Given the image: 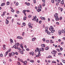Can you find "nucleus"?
<instances>
[{
    "mask_svg": "<svg viewBox=\"0 0 65 65\" xmlns=\"http://www.w3.org/2000/svg\"><path fill=\"white\" fill-rule=\"evenodd\" d=\"M15 55V53L13 52H11V53H9V56L10 57H11V56H13Z\"/></svg>",
    "mask_w": 65,
    "mask_h": 65,
    "instance_id": "nucleus-1",
    "label": "nucleus"
},
{
    "mask_svg": "<svg viewBox=\"0 0 65 65\" xmlns=\"http://www.w3.org/2000/svg\"><path fill=\"white\" fill-rule=\"evenodd\" d=\"M10 52V50H8L7 52H6L5 54V56L6 57V56H7V54H8V53H9V52Z\"/></svg>",
    "mask_w": 65,
    "mask_h": 65,
    "instance_id": "nucleus-2",
    "label": "nucleus"
},
{
    "mask_svg": "<svg viewBox=\"0 0 65 65\" xmlns=\"http://www.w3.org/2000/svg\"><path fill=\"white\" fill-rule=\"evenodd\" d=\"M56 53H57V51H55L54 50H53V52H51V53L52 54H56Z\"/></svg>",
    "mask_w": 65,
    "mask_h": 65,
    "instance_id": "nucleus-3",
    "label": "nucleus"
},
{
    "mask_svg": "<svg viewBox=\"0 0 65 65\" xmlns=\"http://www.w3.org/2000/svg\"><path fill=\"white\" fill-rule=\"evenodd\" d=\"M18 59L19 61H20V62H22V63H24V61H23V60L21 59L20 58H18Z\"/></svg>",
    "mask_w": 65,
    "mask_h": 65,
    "instance_id": "nucleus-4",
    "label": "nucleus"
},
{
    "mask_svg": "<svg viewBox=\"0 0 65 65\" xmlns=\"http://www.w3.org/2000/svg\"><path fill=\"white\" fill-rule=\"evenodd\" d=\"M58 14L57 13L55 14L54 15V17L55 18H57V17H58Z\"/></svg>",
    "mask_w": 65,
    "mask_h": 65,
    "instance_id": "nucleus-5",
    "label": "nucleus"
},
{
    "mask_svg": "<svg viewBox=\"0 0 65 65\" xmlns=\"http://www.w3.org/2000/svg\"><path fill=\"white\" fill-rule=\"evenodd\" d=\"M6 24H8L9 23V21L7 20V19H6Z\"/></svg>",
    "mask_w": 65,
    "mask_h": 65,
    "instance_id": "nucleus-6",
    "label": "nucleus"
},
{
    "mask_svg": "<svg viewBox=\"0 0 65 65\" xmlns=\"http://www.w3.org/2000/svg\"><path fill=\"white\" fill-rule=\"evenodd\" d=\"M40 18L41 20H45V18L44 17H40Z\"/></svg>",
    "mask_w": 65,
    "mask_h": 65,
    "instance_id": "nucleus-7",
    "label": "nucleus"
},
{
    "mask_svg": "<svg viewBox=\"0 0 65 65\" xmlns=\"http://www.w3.org/2000/svg\"><path fill=\"white\" fill-rule=\"evenodd\" d=\"M55 20L56 21H59V18H58V17L55 18Z\"/></svg>",
    "mask_w": 65,
    "mask_h": 65,
    "instance_id": "nucleus-8",
    "label": "nucleus"
},
{
    "mask_svg": "<svg viewBox=\"0 0 65 65\" xmlns=\"http://www.w3.org/2000/svg\"><path fill=\"white\" fill-rule=\"evenodd\" d=\"M41 46H42V47H45V45L44 44H41Z\"/></svg>",
    "mask_w": 65,
    "mask_h": 65,
    "instance_id": "nucleus-9",
    "label": "nucleus"
},
{
    "mask_svg": "<svg viewBox=\"0 0 65 65\" xmlns=\"http://www.w3.org/2000/svg\"><path fill=\"white\" fill-rule=\"evenodd\" d=\"M37 11L38 12H40V11H41V9H37Z\"/></svg>",
    "mask_w": 65,
    "mask_h": 65,
    "instance_id": "nucleus-10",
    "label": "nucleus"
},
{
    "mask_svg": "<svg viewBox=\"0 0 65 65\" xmlns=\"http://www.w3.org/2000/svg\"><path fill=\"white\" fill-rule=\"evenodd\" d=\"M17 38H19V39H23V38L21 36L18 37Z\"/></svg>",
    "mask_w": 65,
    "mask_h": 65,
    "instance_id": "nucleus-11",
    "label": "nucleus"
},
{
    "mask_svg": "<svg viewBox=\"0 0 65 65\" xmlns=\"http://www.w3.org/2000/svg\"><path fill=\"white\" fill-rule=\"evenodd\" d=\"M61 30H59L58 31V33L60 35L61 34Z\"/></svg>",
    "mask_w": 65,
    "mask_h": 65,
    "instance_id": "nucleus-12",
    "label": "nucleus"
},
{
    "mask_svg": "<svg viewBox=\"0 0 65 65\" xmlns=\"http://www.w3.org/2000/svg\"><path fill=\"white\" fill-rule=\"evenodd\" d=\"M40 50L41 51H42V52H43V51H44V48L42 47H41L40 48Z\"/></svg>",
    "mask_w": 65,
    "mask_h": 65,
    "instance_id": "nucleus-13",
    "label": "nucleus"
},
{
    "mask_svg": "<svg viewBox=\"0 0 65 65\" xmlns=\"http://www.w3.org/2000/svg\"><path fill=\"white\" fill-rule=\"evenodd\" d=\"M25 3L26 4V5L28 6H29V5H30V4L29 3Z\"/></svg>",
    "mask_w": 65,
    "mask_h": 65,
    "instance_id": "nucleus-14",
    "label": "nucleus"
},
{
    "mask_svg": "<svg viewBox=\"0 0 65 65\" xmlns=\"http://www.w3.org/2000/svg\"><path fill=\"white\" fill-rule=\"evenodd\" d=\"M10 43H13V41L11 39H10Z\"/></svg>",
    "mask_w": 65,
    "mask_h": 65,
    "instance_id": "nucleus-15",
    "label": "nucleus"
},
{
    "mask_svg": "<svg viewBox=\"0 0 65 65\" xmlns=\"http://www.w3.org/2000/svg\"><path fill=\"white\" fill-rule=\"evenodd\" d=\"M5 4L4 3L2 4L1 5V6H4V5H5Z\"/></svg>",
    "mask_w": 65,
    "mask_h": 65,
    "instance_id": "nucleus-16",
    "label": "nucleus"
},
{
    "mask_svg": "<svg viewBox=\"0 0 65 65\" xmlns=\"http://www.w3.org/2000/svg\"><path fill=\"white\" fill-rule=\"evenodd\" d=\"M64 0H62V1L61 2V4H64Z\"/></svg>",
    "mask_w": 65,
    "mask_h": 65,
    "instance_id": "nucleus-17",
    "label": "nucleus"
},
{
    "mask_svg": "<svg viewBox=\"0 0 65 65\" xmlns=\"http://www.w3.org/2000/svg\"><path fill=\"white\" fill-rule=\"evenodd\" d=\"M45 50H48V47H47L45 48Z\"/></svg>",
    "mask_w": 65,
    "mask_h": 65,
    "instance_id": "nucleus-18",
    "label": "nucleus"
},
{
    "mask_svg": "<svg viewBox=\"0 0 65 65\" xmlns=\"http://www.w3.org/2000/svg\"><path fill=\"white\" fill-rule=\"evenodd\" d=\"M10 3L9 2H8L7 3V5H8Z\"/></svg>",
    "mask_w": 65,
    "mask_h": 65,
    "instance_id": "nucleus-19",
    "label": "nucleus"
},
{
    "mask_svg": "<svg viewBox=\"0 0 65 65\" xmlns=\"http://www.w3.org/2000/svg\"><path fill=\"white\" fill-rule=\"evenodd\" d=\"M60 50L61 51H63V48L62 47H60Z\"/></svg>",
    "mask_w": 65,
    "mask_h": 65,
    "instance_id": "nucleus-20",
    "label": "nucleus"
},
{
    "mask_svg": "<svg viewBox=\"0 0 65 65\" xmlns=\"http://www.w3.org/2000/svg\"><path fill=\"white\" fill-rule=\"evenodd\" d=\"M26 10H24L23 11V12L24 13H25V12H26Z\"/></svg>",
    "mask_w": 65,
    "mask_h": 65,
    "instance_id": "nucleus-21",
    "label": "nucleus"
},
{
    "mask_svg": "<svg viewBox=\"0 0 65 65\" xmlns=\"http://www.w3.org/2000/svg\"><path fill=\"white\" fill-rule=\"evenodd\" d=\"M23 63H24V64H27V62L26 61L24 62Z\"/></svg>",
    "mask_w": 65,
    "mask_h": 65,
    "instance_id": "nucleus-22",
    "label": "nucleus"
},
{
    "mask_svg": "<svg viewBox=\"0 0 65 65\" xmlns=\"http://www.w3.org/2000/svg\"><path fill=\"white\" fill-rule=\"evenodd\" d=\"M55 30H53L51 31V33H54V32H55Z\"/></svg>",
    "mask_w": 65,
    "mask_h": 65,
    "instance_id": "nucleus-23",
    "label": "nucleus"
},
{
    "mask_svg": "<svg viewBox=\"0 0 65 65\" xmlns=\"http://www.w3.org/2000/svg\"><path fill=\"white\" fill-rule=\"evenodd\" d=\"M53 40H50V43H54V42L53 41H52Z\"/></svg>",
    "mask_w": 65,
    "mask_h": 65,
    "instance_id": "nucleus-24",
    "label": "nucleus"
},
{
    "mask_svg": "<svg viewBox=\"0 0 65 65\" xmlns=\"http://www.w3.org/2000/svg\"><path fill=\"white\" fill-rule=\"evenodd\" d=\"M62 62H63V63H65V60H64L63 59H62Z\"/></svg>",
    "mask_w": 65,
    "mask_h": 65,
    "instance_id": "nucleus-25",
    "label": "nucleus"
},
{
    "mask_svg": "<svg viewBox=\"0 0 65 65\" xmlns=\"http://www.w3.org/2000/svg\"><path fill=\"white\" fill-rule=\"evenodd\" d=\"M62 33H64V32H65V30H62Z\"/></svg>",
    "mask_w": 65,
    "mask_h": 65,
    "instance_id": "nucleus-26",
    "label": "nucleus"
},
{
    "mask_svg": "<svg viewBox=\"0 0 65 65\" xmlns=\"http://www.w3.org/2000/svg\"><path fill=\"white\" fill-rule=\"evenodd\" d=\"M51 2L52 3H55V1H54V0H52Z\"/></svg>",
    "mask_w": 65,
    "mask_h": 65,
    "instance_id": "nucleus-27",
    "label": "nucleus"
},
{
    "mask_svg": "<svg viewBox=\"0 0 65 65\" xmlns=\"http://www.w3.org/2000/svg\"><path fill=\"white\" fill-rule=\"evenodd\" d=\"M30 62H32V63L34 62V61L32 60H30Z\"/></svg>",
    "mask_w": 65,
    "mask_h": 65,
    "instance_id": "nucleus-28",
    "label": "nucleus"
},
{
    "mask_svg": "<svg viewBox=\"0 0 65 65\" xmlns=\"http://www.w3.org/2000/svg\"><path fill=\"white\" fill-rule=\"evenodd\" d=\"M31 54L32 56H33L34 55V52H31Z\"/></svg>",
    "mask_w": 65,
    "mask_h": 65,
    "instance_id": "nucleus-29",
    "label": "nucleus"
},
{
    "mask_svg": "<svg viewBox=\"0 0 65 65\" xmlns=\"http://www.w3.org/2000/svg\"><path fill=\"white\" fill-rule=\"evenodd\" d=\"M50 27L52 30H54V28H53V27L52 26H50Z\"/></svg>",
    "mask_w": 65,
    "mask_h": 65,
    "instance_id": "nucleus-30",
    "label": "nucleus"
},
{
    "mask_svg": "<svg viewBox=\"0 0 65 65\" xmlns=\"http://www.w3.org/2000/svg\"><path fill=\"white\" fill-rule=\"evenodd\" d=\"M46 42H47V43H48L49 42V41H49V40H47L46 41Z\"/></svg>",
    "mask_w": 65,
    "mask_h": 65,
    "instance_id": "nucleus-31",
    "label": "nucleus"
},
{
    "mask_svg": "<svg viewBox=\"0 0 65 65\" xmlns=\"http://www.w3.org/2000/svg\"><path fill=\"white\" fill-rule=\"evenodd\" d=\"M47 58H52V57L51 56L49 55L48 57H47Z\"/></svg>",
    "mask_w": 65,
    "mask_h": 65,
    "instance_id": "nucleus-32",
    "label": "nucleus"
},
{
    "mask_svg": "<svg viewBox=\"0 0 65 65\" xmlns=\"http://www.w3.org/2000/svg\"><path fill=\"white\" fill-rule=\"evenodd\" d=\"M14 53L16 55H18V53L17 52H15Z\"/></svg>",
    "mask_w": 65,
    "mask_h": 65,
    "instance_id": "nucleus-33",
    "label": "nucleus"
},
{
    "mask_svg": "<svg viewBox=\"0 0 65 65\" xmlns=\"http://www.w3.org/2000/svg\"><path fill=\"white\" fill-rule=\"evenodd\" d=\"M26 17H25L23 18V20H26Z\"/></svg>",
    "mask_w": 65,
    "mask_h": 65,
    "instance_id": "nucleus-34",
    "label": "nucleus"
},
{
    "mask_svg": "<svg viewBox=\"0 0 65 65\" xmlns=\"http://www.w3.org/2000/svg\"><path fill=\"white\" fill-rule=\"evenodd\" d=\"M45 32H46V33H47L48 32V30H46L45 31Z\"/></svg>",
    "mask_w": 65,
    "mask_h": 65,
    "instance_id": "nucleus-35",
    "label": "nucleus"
},
{
    "mask_svg": "<svg viewBox=\"0 0 65 65\" xmlns=\"http://www.w3.org/2000/svg\"><path fill=\"white\" fill-rule=\"evenodd\" d=\"M20 53H21V54H23V51H21V52H20Z\"/></svg>",
    "mask_w": 65,
    "mask_h": 65,
    "instance_id": "nucleus-36",
    "label": "nucleus"
},
{
    "mask_svg": "<svg viewBox=\"0 0 65 65\" xmlns=\"http://www.w3.org/2000/svg\"><path fill=\"white\" fill-rule=\"evenodd\" d=\"M38 55H39L40 56H41V54H40V52H39Z\"/></svg>",
    "mask_w": 65,
    "mask_h": 65,
    "instance_id": "nucleus-37",
    "label": "nucleus"
},
{
    "mask_svg": "<svg viewBox=\"0 0 65 65\" xmlns=\"http://www.w3.org/2000/svg\"><path fill=\"white\" fill-rule=\"evenodd\" d=\"M60 2H61V0H58V3H60Z\"/></svg>",
    "mask_w": 65,
    "mask_h": 65,
    "instance_id": "nucleus-38",
    "label": "nucleus"
},
{
    "mask_svg": "<svg viewBox=\"0 0 65 65\" xmlns=\"http://www.w3.org/2000/svg\"><path fill=\"white\" fill-rule=\"evenodd\" d=\"M31 17H32V16L31 15H30L28 16V17L29 18H31Z\"/></svg>",
    "mask_w": 65,
    "mask_h": 65,
    "instance_id": "nucleus-39",
    "label": "nucleus"
},
{
    "mask_svg": "<svg viewBox=\"0 0 65 65\" xmlns=\"http://www.w3.org/2000/svg\"><path fill=\"white\" fill-rule=\"evenodd\" d=\"M52 63H56V62L55 61H52Z\"/></svg>",
    "mask_w": 65,
    "mask_h": 65,
    "instance_id": "nucleus-40",
    "label": "nucleus"
},
{
    "mask_svg": "<svg viewBox=\"0 0 65 65\" xmlns=\"http://www.w3.org/2000/svg\"><path fill=\"white\" fill-rule=\"evenodd\" d=\"M45 3H43V4L42 6H45Z\"/></svg>",
    "mask_w": 65,
    "mask_h": 65,
    "instance_id": "nucleus-41",
    "label": "nucleus"
},
{
    "mask_svg": "<svg viewBox=\"0 0 65 65\" xmlns=\"http://www.w3.org/2000/svg\"><path fill=\"white\" fill-rule=\"evenodd\" d=\"M43 40L44 42L45 41V38H43L42 39Z\"/></svg>",
    "mask_w": 65,
    "mask_h": 65,
    "instance_id": "nucleus-42",
    "label": "nucleus"
},
{
    "mask_svg": "<svg viewBox=\"0 0 65 65\" xmlns=\"http://www.w3.org/2000/svg\"><path fill=\"white\" fill-rule=\"evenodd\" d=\"M56 24L57 25H59V23L58 22H56Z\"/></svg>",
    "mask_w": 65,
    "mask_h": 65,
    "instance_id": "nucleus-43",
    "label": "nucleus"
},
{
    "mask_svg": "<svg viewBox=\"0 0 65 65\" xmlns=\"http://www.w3.org/2000/svg\"><path fill=\"white\" fill-rule=\"evenodd\" d=\"M18 64V65H21V64L20 63V62H18L17 63Z\"/></svg>",
    "mask_w": 65,
    "mask_h": 65,
    "instance_id": "nucleus-44",
    "label": "nucleus"
},
{
    "mask_svg": "<svg viewBox=\"0 0 65 65\" xmlns=\"http://www.w3.org/2000/svg\"><path fill=\"white\" fill-rule=\"evenodd\" d=\"M5 12H6L4 11V12H3V15H5Z\"/></svg>",
    "mask_w": 65,
    "mask_h": 65,
    "instance_id": "nucleus-45",
    "label": "nucleus"
},
{
    "mask_svg": "<svg viewBox=\"0 0 65 65\" xmlns=\"http://www.w3.org/2000/svg\"><path fill=\"white\" fill-rule=\"evenodd\" d=\"M11 11L12 12H13L14 11V10L12 9L11 10Z\"/></svg>",
    "mask_w": 65,
    "mask_h": 65,
    "instance_id": "nucleus-46",
    "label": "nucleus"
},
{
    "mask_svg": "<svg viewBox=\"0 0 65 65\" xmlns=\"http://www.w3.org/2000/svg\"><path fill=\"white\" fill-rule=\"evenodd\" d=\"M34 2V3H36V0H33Z\"/></svg>",
    "mask_w": 65,
    "mask_h": 65,
    "instance_id": "nucleus-47",
    "label": "nucleus"
},
{
    "mask_svg": "<svg viewBox=\"0 0 65 65\" xmlns=\"http://www.w3.org/2000/svg\"><path fill=\"white\" fill-rule=\"evenodd\" d=\"M3 56V54H1L0 55V57H2Z\"/></svg>",
    "mask_w": 65,
    "mask_h": 65,
    "instance_id": "nucleus-48",
    "label": "nucleus"
},
{
    "mask_svg": "<svg viewBox=\"0 0 65 65\" xmlns=\"http://www.w3.org/2000/svg\"><path fill=\"white\" fill-rule=\"evenodd\" d=\"M48 29V27H46L45 28V29L46 30H47Z\"/></svg>",
    "mask_w": 65,
    "mask_h": 65,
    "instance_id": "nucleus-49",
    "label": "nucleus"
},
{
    "mask_svg": "<svg viewBox=\"0 0 65 65\" xmlns=\"http://www.w3.org/2000/svg\"><path fill=\"white\" fill-rule=\"evenodd\" d=\"M50 33H51V32H50L48 31L47 32V34H48V35H49V34H50Z\"/></svg>",
    "mask_w": 65,
    "mask_h": 65,
    "instance_id": "nucleus-50",
    "label": "nucleus"
},
{
    "mask_svg": "<svg viewBox=\"0 0 65 65\" xmlns=\"http://www.w3.org/2000/svg\"><path fill=\"white\" fill-rule=\"evenodd\" d=\"M33 19L34 20V21H36V18L35 17H34L33 18Z\"/></svg>",
    "mask_w": 65,
    "mask_h": 65,
    "instance_id": "nucleus-51",
    "label": "nucleus"
},
{
    "mask_svg": "<svg viewBox=\"0 0 65 65\" xmlns=\"http://www.w3.org/2000/svg\"><path fill=\"white\" fill-rule=\"evenodd\" d=\"M57 51H58V52H60V50H59V49H57Z\"/></svg>",
    "mask_w": 65,
    "mask_h": 65,
    "instance_id": "nucleus-52",
    "label": "nucleus"
},
{
    "mask_svg": "<svg viewBox=\"0 0 65 65\" xmlns=\"http://www.w3.org/2000/svg\"><path fill=\"white\" fill-rule=\"evenodd\" d=\"M42 1L44 3H45V0H42Z\"/></svg>",
    "mask_w": 65,
    "mask_h": 65,
    "instance_id": "nucleus-53",
    "label": "nucleus"
},
{
    "mask_svg": "<svg viewBox=\"0 0 65 65\" xmlns=\"http://www.w3.org/2000/svg\"><path fill=\"white\" fill-rule=\"evenodd\" d=\"M36 21L37 22H38V18H37L36 20Z\"/></svg>",
    "mask_w": 65,
    "mask_h": 65,
    "instance_id": "nucleus-54",
    "label": "nucleus"
},
{
    "mask_svg": "<svg viewBox=\"0 0 65 65\" xmlns=\"http://www.w3.org/2000/svg\"><path fill=\"white\" fill-rule=\"evenodd\" d=\"M26 50L27 51H29V48H27L26 49Z\"/></svg>",
    "mask_w": 65,
    "mask_h": 65,
    "instance_id": "nucleus-55",
    "label": "nucleus"
},
{
    "mask_svg": "<svg viewBox=\"0 0 65 65\" xmlns=\"http://www.w3.org/2000/svg\"><path fill=\"white\" fill-rule=\"evenodd\" d=\"M23 26H25L26 25V24L25 23H23Z\"/></svg>",
    "mask_w": 65,
    "mask_h": 65,
    "instance_id": "nucleus-56",
    "label": "nucleus"
},
{
    "mask_svg": "<svg viewBox=\"0 0 65 65\" xmlns=\"http://www.w3.org/2000/svg\"><path fill=\"white\" fill-rule=\"evenodd\" d=\"M39 6L40 7V8L41 9H42V8L41 7V5H39Z\"/></svg>",
    "mask_w": 65,
    "mask_h": 65,
    "instance_id": "nucleus-57",
    "label": "nucleus"
},
{
    "mask_svg": "<svg viewBox=\"0 0 65 65\" xmlns=\"http://www.w3.org/2000/svg\"><path fill=\"white\" fill-rule=\"evenodd\" d=\"M62 17H60L59 18V20H62Z\"/></svg>",
    "mask_w": 65,
    "mask_h": 65,
    "instance_id": "nucleus-58",
    "label": "nucleus"
},
{
    "mask_svg": "<svg viewBox=\"0 0 65 65\" xmlns=\"http://www.w3.org/2000/svg\"><path fill=\"white\" fill-rule=\"evenodd\" d=\"M39 24H41V21H39Z\"/></svg>",
    "mask_w": 65,
    "mask_h": 65,
    "instance_id": "nucleus-59",
    "label": "nucleus"
},
{
    "mask_svg": "<svg viewBox=\"0 0 65 65\" xmlns=\"http://www.w3.org/2000/svg\"><path fill=\"white\" fill-rule=\"evenodd\" d=\"M19 12H20V11H17V13L19 14Z\"/></svg>",
    "mask_w": 65,
    "mask_h": 65,
    "instance_id": "nucleus-60",
    "label": "nucleus"
},
{
    "mask_svg": "<svg viewBox=\"0 0 65 65\" xmlns=\"http://www.w3.org/2000/svg\"><path fill=\"white\" fill-rule=\"evenodd\" d=\"M39 55H36V57H39Z\"/></svg>",
    "mask_w": 65,
    "mask_h": 65,
    "instance_id": "nucleus-61",
    "label": "nucleus"
},
{
    "mask_svg": "<svg viewBox=\"0 0 65 65\" xmlns=\"http://www.w3.org/2000/svg\"><path fill=\"white\" fill-rule=\"evenodd\" d=\"M17 45H19V44H20L19 43H18L17 44H16Z\"/></svg>",
    "mask_w": 65,
    "mask_h": 65,
    "instance_id": "nucleus-62",
    "label": "nucleus"
},
{
    "mask_svg": "<svg viewBox=\"0 0 65 65\" xmlns=\"http://www.w3.org/2000/svg\"><path fill=\"white\" fill-rule=\"evenodd\" d=\"M35 40V39H34V38H33L32 39V41H34V40Z\"/></svg>",
    "mask_w": 65,
    "mask_h": 65,
    "instance_id": "nucleus-63",
    "label": "nucleus"
},
{
    "mask_svg": "<svg viewBox=\"0 0 65 65\" xmlns=\"http://www.w3.org/2000/svg\"><path fill=\"white\" fill-rule=\"evenodd\" d=\"M18 3H17L15 5H16L17 6V5H18Z\"/></svg>",
    "mask_w": 65,
    "mask_h": 65,
    "instance_id": "nucleus-64",
    "label": "nucleus"
}]
</instances>
